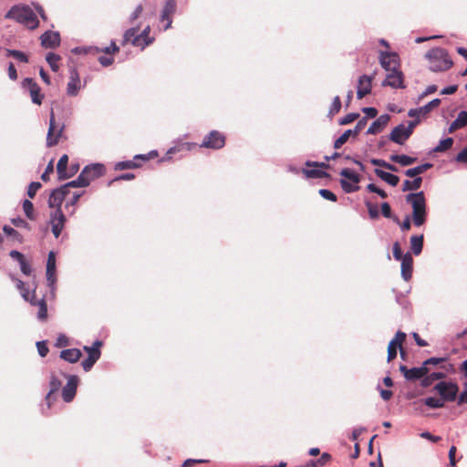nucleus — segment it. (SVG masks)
Wrapping results in <instances>:
<instances>
[{"mask_svg": "<svg viewBox=\"0 0 467 467\" xmlns=\"http://www.w3.org/2000/svg\"><path fill=\"white\" fill-rule=\"evenodd\" d=\"M441 102V100L436 98L421 107L409 109L408 116L413 118V119L410 120L407 126L404 123H400L394 127L388 136L389 140L398 145H404L406 140L413 134L414 129L420 123V115L428 114L433 109L439 107Z\"/></svg>", "mask_w": 467, "mask_h": 467, "instance_id": "1", "label": "nucleus"}, {"mask_svg": "<svg viewBox=\"0 0 467 467\" xmlns=\"http://www.w3.org/2000/svg\"><path fill=\"white\" fill-rule=\"evenodd\" d=\"M406 202L412 208L411 219L413 224L417 227L422 226L427 220L428 208L424 192L419 191L410 192L405 196Z\"/></svg>", "mask_w": 467, "mask_h": 467, "instance_id": "2", "label": "nucleus"}, {"mask_svg": "<svg viewBox=\"0 0 467 467\" xmlns=\"http://www.w3.org/2000/svg\"><path fill=\"white\" fill-rule=\"evenodd\" d=\"M5 18L16 20L32 30L39 25L36 15L27 5H13L6 13Z\"/></svg>", "mask_w": 467, "mask_h": 467, "instance_id": "3", "label": "nucleus"}, {"mask_svg": "<svg viewBox=\"0 0 467 467\" xmlns=\"http://www.w3.org/2000/svg\"><path fill=\"white\" fill-rule=\"evenodd\" d=\"M106 171L105 166L102 163H91L86 165L80 171L77 179L70 181L72 188H85L90 182L104 175Z\"/></svg>", "mask_w": 467, "mask_h": 467, "instance_id": "4", "label": "nucleus"}, {"mask_svg": "<svg viewBox=\"0 0 467 467\" xmlns=\"http://www.w3.org/2000/svg\"><path fill=\"white\" fill-rule=\"evenodd\" d=\"M425 57L430 61V70L432 72H441L448 70L453 65L452 60L449 57L446 49L442 47H434L430 49Z\"/></svg>", "mask_w": 467, "mask_h": 467, "instance_id": "5", "label": "nucleus"}, {"mask_svg": "<svg viewBox=\"0 0 467 467\" xmlns=\"http://www.w3.org/2000/svg\"><path fill=\"white\" fill-rule=\"evenodd\" d=\"M9 277L11 278L12 281L16 282V288L20 291L22 297L26 301H29L30 304L33 306H39V309L37 312L38 318H46L47 316V307L44 296H42L39 299L36 298L35 290L30 292V290L27 287H26V284L22 280L16 277L13 274H9Z\"/></svg>", "mask_w": 467, "mask_h": 467, "instance_id": "6", "label": "nucleus"}, {"mask_svg": "<svg viewBox=\"0 0 467 467\" xmlns=\"http://www.w3.org/2000/svg\"><path fill=\"white\" fill-rule=\"evenodd\" d=\"M339 174L342 176L339 183L346 193H352L359 190L358 183L360 182V176L352 169L343 168Z\"/></svg>", "mask_w": 467, "mask_h": 467, "instance_id": "7", "label": "nucleus"}, {"mask_svg": "<svg viewBox=\"0 0 467 467\" xmlns=\"http://www.w3.org/2000/svg\"><path fill=\"white\" fill-rule=\"evenodd\" d=\"M433 389L440 395V397L446 402H452L458 397L459 386L452 381H439Z\"/></svg>", "mask_w": 467, "mask_h": 467, "instance_id": "8", "label": "nucleus"}, {"mask_svg": "<svg viewBox=\"0 0 467 467\" xmlns=\"http://www.w3.org/2000/svg\"><path fill=\"white\" fill-rule=\"evenodd\" d=\"M56 271H57L56 253L54 251H50L47 254V265H46V277H47V287L50 290V294H51L52 297L55 296V291H56V284H57Z\"/></svg>", "mask_w": 467, "mask_h": 467, "instance_id": "9", "label": "nucleus"}, {"mask_svg": "<svg viewBox=\"0 0 467 467\" xmlns=\"http://www.w3.org/2000/svg\"><path fill=\"white\" fill-rule=\"evenodd\" d=\"M225 140L226 138L222 132L218 130H212L203 137L200 147L211 150H220L224 147Z\"/></svg>", "mask_w": 467, "mask_h": 467, "instance_id": "10", "label": "nucleus"}, {"mask_svg": "<svg viewBox=\"0 0 467 467\" xmlns=\"http://www.w3.org/2000/svg\"><path fill=\"white\" fill-rule=\"evenodd\" d=\"M67 217L62 209H55L50 213L48 223L51 225V231L56 238H58L65 227Z\"/></svg>", "mask_w": 467, "mask_h": 467, "instance_id": "11", "label": "nucleus"}, {"mask_svg": "<svg viewBox=\"0 0 467 467\" xmlns=\"http://www.w3.org/2000/svg\"><path fill=\"white\" fill-rule=\"evenodd\" d=\"M65 129V125L62 124L57 130V124L55 119V113L53 109L50 110L49 126L47 134V146L53 147L58 143V140Z\"/></svg>", "mask_w": 467, "mask_h": 467, "instance_id": "12", "label": "nucleus"}, {"mask_svg": "<svg viewBox=\"0 0 467 467\" xmlns=\"http://www.w3.org/2000/svg\"><path fill=\"white\" fill-rule=\"evenodd\" d=\"M23 88L29 91L31 100L36 105H41L44 99V94L41 92L39 85L32 78H25L21 83Z\"/></svg>", "mask_w": 467, "mask_h": 467, "instance_id": "13", "label": "nucleus"}, {"mask_svg": "<svg viewBox=\"0 0 467 467\" xmlns=\"http://www.w3.org/2000/svg\"><path fill=\"white\" fill-rule=\"evenodd\" d=\"M382 87H390L392 88H405L403 73L394 66L391 72L381 82Z\"/></svg>", "mask_w": 467, "mask_h": 467, "instance_id": "14", "label": "nucleus"}, {"mask_svg": "<svg viewBox=\"0 0 467 467\" xmlns=\"http://www.w3.org/2000/svg\"><path fill=\"white\" fill-rule=\"evenodd\" d=\"M366 126V118H361L354 127L345 130L335 141L333 147L336 150L340 149L348 140L350 136H357L362 129Z\"/></svg>", "mask_w": 467, "mask_h": 467, "instance_id": "15", "label": "nucleus"}, {"mask_svg": "<svg viewBox=\"0 0 467 467\" xmlns=\"http://www.w3.org/2000/svg\"><path fill=\"white\" fill-rule=\"evenodd\" d=\"M86 82L83 87H85ZM82 88L79 73L75 67L69 68V80L67 85V94L69 97L78 96L79 90Z\"/></svg>", "mask_w": 467, "mask_h": 467, "instance_id": "16", "label": "nucleus"}, {"mask_svg": "<svg viewBox=\"0 0 467 467\" xmlns=\"http://www.w3.org/2000/svg\"><path fill=\"white\" fill-rule=\"evenodd\" d=\"M65 377L67 379V382L62 389V399L65 402L68 403L76 396L78 378L76 375H65Z\"/></svg>", "mask_w": 467, "mask_h": 467, "instance_id": "17", "label": "nucleus"}, {"mask_svg": "<svg viewBox=\"0 0 467 467\" xmlns=\"http://www.w3.org/2000/svg\"><path fill=\"white\" fill-rule=\"evenodd\" d=\"M177 3L176 0H166L162 10L161 12L160 20L165 21L163 30L166 31L171 27L172 18L171 16L176 12Z\"/></svg>", "mask_w": 467, "mask_h": 467, "instance_id": "18", "label": "nucleus"}, {"mask_svg": "<svg viewBox=\"0 0 467 467\" xmlns=\"http://www.w3.org/2000/svg\"><path fill=\"white\" fill-rule=\"evenodd\" d=\"M41 46L44 48L54 49L60 46L61 37L58 31L47 30L45 31L41 36Z\"/></svg>", "mask_w": 467, "mask_h": 467, "instance_id": "19", "label": "nucleus"}, {"mask_svg": "<svg viewBox=\"0 0 467 467\" xmlns=\"http://www.w3.org/2000/svg\"><path fill=\"white\" fill-rule=\"evenodd\" d=\"M373 76L361 75L358 80L357 98L361 99L371 92V82Z\"/></svg>", "mask_w": 467, "mask_h": 467, "instance_id": "20", "label": "nucleus"}, {"mask_svg": "<svg viewBox=\"0 0 467 467\" xmlns=\"http://www.w3.org/2000/svg\"><path fill=\"white\" fill-rule=\"evenodd\" d=\"M389 119L390 116L388 113L381 114L370 124L366 131V134H377L381 132L387 126Z\"/></svg>", "mask_w": 467, "mask_h": 467, "instance_id": "21", "label": "nucleus"}, {"mask_svg": "<svg viewBox=\"0 0 467 467\" xmlns=\"http://www.w3.org/2000/svg\"><path fill=\"white\" fill-rule=\"evenodd\" d=\"M401 262V271L400 275L404 281H409L412 276L413 271V258L410 252L405 254V257Z\"/></svg>", "mask_w": 467, "mask_h": 467, "instance_id": "22", "label": "nucleus"}, {"mask_svg": "<svg viewBox=\"0 0 467 467\" xmlns=\"http://www.w3.org/2000/svg\"><path fill=\"white\" fill-rule=\"evenodd\" d=\"M398 55L394 52L381 51L379 53V63L382 68L391 72V64H397Z\"/></svg>", "mask_w": 467, "mask_h": 467, "instance_id": "23", "label": "nucleus"}, {"mask_svg": "<svg viewBox=\"0 0 467 467\" xmlns=\"http://www.w3.org/2000/svg\"><path fill=\"white\" fill-rule=\"evenodd\" d=\"M82 356V352L78 348H67L59 353V358L68 363H76Z\"/></svg>", "mask_w": 467, "mask_h": 467, "instance_id": "24", "label": "nucleus"}, {"mask_svg": "<svg viewBox=\"0 0 467 467\" xmlns=\"http://www.w3.org/2000/svg\"><path fill=\"white\" fill-rule=\"evenodd\" d=\"M374 172L379 179H381L382 181H384L392 187L397 186L400 182V177L391 172L385 171L379 168H376L374 170Z\"/></svg>", "mask_w": 467, "mask_h": 467, "instance_id": "25", "label": "nucleus"}, {"mask_svg": "<svg viewBox=\"0 0 467 467\" xmlns=\"http://www.w3.org/2000/svg\"><path fill=\"white\" fill-rule=\"evenodd\" d=\"M61 386H62L61 380L57 377H56L54 374H52L50 376V380H49L50 389L46 396V401H47V404L48 407H50V405H51V400L53 399V395L57 391H58V389L61 388Z\"/></svg>", "mask_w": 467, "mask_h": 467, "instance_id": "26", "label": "nucleus"}, {"mask_svg": "<svg viewBox=\"0 0 467 467\" xmlns=\"http://www.w3.org/2000/svg\"><path fill=\"white\" fill-rule=\"evenodd\" d=\"M63 195L59 193L58 191L53 189L49 194L47 200V205L51 209H62V203L64 202Z\"/></svg>", "mask_w": 467, "mask_h": 467, "instance_id": "27", "label": "nucleus"}, {"mask_svg": "<svg viewBox=\"0 0 467 467\" xmlns=\"http://www.w3.org/2000/svg\"><path fill=\"white\" fill-rule=\"evenodd\" d=\"M389 160L393 162L399 163L402 167H407L415 163L418 159L406 154H392L389 156Z\"/></svg>", "mask_w": 467, "mask_h": 467, "instance_id": "28", "label": "nucleus"}, {"mask_svg": "<svg viewBox=\"0 0 467 467\" xmlns=\"http://www.w3.org/2000/svg\"><path fill=\"white\" fill-rule=\"evenodd\" d=\"M302 173L307 179H322V178H329L330 174L324 170L314 168V169H302Z\"/></svg>", "mask_w": 467, "mask_h": 467, "instance_id": "29", "label": "nucleus"}, {"mask_svg": "<svg viewBox=\"0 0 467 467\" xmlns=\"http://www.w3.org/2000/svg\"><path fill=\"white\" fill-rule=\"evenodd\" d=\"M423 234L412 235L410 239V249L413 254L420 255L423 249Z\"/></svg>", "mask_w": 467, "mask_h": 467, "instance_id": "30", "label": "nucleus"}, {"mask_svg": "<svg viewBox=\"0 0 467 467\" xmlns=\"http://www.w3.org/2000/svg\"><path fill=\"white\" fill-rule=\"evenodd\" d=\"M445 377L446 374L444 372L437 371L429 373L420 380V386L422 388H428L433 383V381L444 379Z\"/></svg>", "mask_w": 467, "mask_h": 467, "instance_id": "31", "label": "nucleus"}, {"mask_svg": "<svg viewBox=\"0 0 467 467\" xmlns=\"http://www.w3.org/2000/svg\"><path fill=\"white\" fill-rule=\"evenodd\" d=\"M102 345L103 342L101 340L97 339L96 341L93 342L92 346H84L83 349L85 352L88 353V357H93L99 359L101 356L100 348L102 347Z\"/></svg>", "mask_w": 467, "mask_h": 467, "instance_id": "32", "label": "nucleus"}, {"mask_svg": "<svg viewBox=\"0 0 467 467\" xmlns=\"http://www.w3.org/2000/svg\"><path fill=\"white\" fill-rule=\"evenodd\" d=\"M421 177H415L412 181L405 180L402 184V192L417 191L421 187Z\"/></svg>", "mask_w": 467, "mask_h": 467, "instance_id": "33", "label": "nucleus"}, {"mask_svg": "<svg viewBox=\"0 0 467 467\" xmlns=\"http://www.w3.org/2000/svg\"><path fill=\"white\" fill-rule=\"evenodd\" d=\"M195 146H196V144L194 142H181V143H178L177 145L172 146L170 149H168V150H167L168 155L169 154L173 155L175 153L182 152V151H190Z\"/></svg>", "mask_w": 467, "mask_h": 467, "instance_id": "34", "label": "nucleus"}, {"mask_svg": "<svg viewBox=\"0 0 467 467\" xmlns=\"http://www.w3.org/2000/svg\"><path fill=\"white\" fill-rule=\"evenodd\" d=\"M454 140L451 137L441 139L438 145L434 147L431 152H445L450 150L453 145Z\"/></svg>", "mask_w": 467, "mask_h": 467, "instance_id": "35", "label": "nucleus"}, {"mask_svg": "<svg viewBox=\"0 0 467 467\" xmlns=\"http://www.w3.org/2000/svg\"><path fill=\"white\" fill-rule=\"evenodd\" d=\"M141 164L140 162L132 161H118L114 165L115 171H123V170H129V169H137L140 168Z\"/></svg>", "mask_w": 467, "mask_h": 467, "instance_id": "36", "label": "nucleus"}, {"mask_svg": "<svg viewBox=\"0 0 467 467\" xmlns=\"http://www.w3.org/2000/svg\"><path fill=\"white\" fill-rule=\"evenodd\" d=\"M370 163L374 166H378V167H382L386 170H389L392 172H398L399 171V169L397 166H395L394 164H391L388 161H386L385 160H382V159H376V158H372L370 159Z\"/></svg>", "mask_w": 467, "mask_h": 467, "instance_id": "37", "label": "nucleus"}, {"mask_svg": "<svg viewBox=\"0 0 467 467\" xmlns=\"http://www.w3.org/2000/svg\"><path fill=\"white\" fill-rule=\"evenodd\" d=\"M422 402L431 409H441L445 406V402L443 400L440 398L435 397H428L425 398Z\"/></svg>", "mask_w": 467, "mask_h": 467, "instance_id": "38", "label": "nucleus"}, {"mask_svg": "<svg viewBox=\"0 0 467 467\" xmlns=\"http://www.w3.org/2000/svg\"><path fill=\"white\" fill-rule=\"evenodd\" d=\"M5 56L6 57H12L15 59L18 60L21 63H27L28 62V57L24 52L17 50V49H5Z\"/></svg>", "mask_w": 467, "mask_h": 467, "instance_id": "39", "label": "nucleus"}, {"mask_svg": "<svg viewBox=\"0 0 467 467\" xmlns=\"http://www.w3.org/2000/svg\"><path fill=\"white\" fill-rule=\"evenodd\" d=\"M381 214L388 219H392L396 223H400V219L397 215L392 214L391 207L389 202H384L380 205Z\"/></svg>", "mask_w": 467, "mask_h": 467, "instance_id": "40", "label": "nucleus"}, {"mask_svg": "<svg viewBox=\"0 0 467 467\" xmlns=\"http://www.w3.org/2000/svg\"><path fill=\"white\" fill-rule=\"evenodd\" d=\"M60 58L61 57L59 55L53 53V52H49L46 56V61L47 62V64L49 65V67L53 72L58 71L59 67L57 65V61L60 60Z\"/></svg>", "mask_w": 467, "mask_h": 467, "instance_id": "41", "label": "nucleus"}, {"mask_svg": "<svg viewBox=\"0 0 467 467\" xmlns=\"http://www.w3.org/2000/svg\"><path fill=\"white\" fill-rule=\"evenodd\" d=\"M398 348L400 349V355L403 358L404 353H403L401 347L399 345H396V340H390V342L389 343V346H388V357H387L388 362L391 361L393 358H396Z\"/></svg>", "mask_w": 467, "mask_h": 467, "instance_id": "42", "label": "nucleus"}, {"mask_svg": "<svg viewBox=\"0 0 467 467\" xmlns=\"http://www.w3.org/2000/svg\"><path fill=\"white\" fill-rule=\"evenodd\" d=\"M94 50L97 53L102 52V53H105L107 55H110V54H115V53L119 52V46H117L116 41L112 39L110 41L109 46L105 47L103 48H99L98 47H95Z\"/></svg>", "mask_w": 467, "mask_h": 467, "instance_id": "43", "label": "nucleus"}, {"mask_svg": "<svg viewBox=\"0 0 467 467\" xmlns=\"http://www.w3.org/2000/svg\"><path fill=\"white\" fill-rule=\"evenodd\" d=\"M3 231L7 236L11 237L13 240H16L18 243L23 242V236L10 225H7V224L4 225Z\"/></svg>", "mask_w": 467, "mask_h": 467, "instance_id": "44", "label": "nucleus"}, {"mask_svg": "<svg viewBox=\"0 0 467 467\" xmlns=\"http://www.w3.org/2000/svg\"><path fill=\"white\" fill-rule=\"evenodd\" d=\"M150 26H146L142 31L139 34L140 37L143 39V47H148L152 44L155 40L154 37L150 36Z\"/></svg>", "mask_w": 467, "mask_h": 467, "instance_id": "45", "label": "nucleus"}, {"mask_svg": "<svg viewBox=\"0 0 467 467\" xmlns=\"http://www.w3.org/2000/svg\"><path fill=\"white\" fill-rule=\"evenodd\" d=\"M22 207H23V211H24L26 216L29 220H34L35 219V215H34V204H33V202L31 201L26 199V200L23 201Z\"/></svg>", "mask_w": 467, "mask_h": 467, "instance_id": "46", "label": "nucleus"}, {"mask_svg": "<svg viewBox=\"0 0 467 467\" xmlns=\"http://www.w3.org/2000/svg\"><path fill=\"white\" fill-rule=\"evenodd\" d=\"M341 107H342V103H341L340 98L338 96L334 97L331 106L329 108L327 116L332 118L334 115H336L337 112H339Z\"/></svg>", "mask_w": 467, "mask_h": 467, "instance_id": "47", "label": "nucleus"}, {"mask_svg": "<svg viewBox=\"0 0 467 467\" xmlns=\"http://www.w3.org/2000/svg\"><path fill=\"white\" fill-rule=\"evenodd\" d=\"M359 113L358 112H350L348 114H347L346 116H344L343 118H340L338 119V124L343 126V125H348L351 122H353L354 120L358 119L359 118Z\"/></svg>", "mask_w": 467, "mask_h": 467, "instance_id": "48", "label": "nucleus"}, {"mask_svg": "<svg viewBox=\"0 0 467 467\" xmlns=\"http://www.w3.org/2000/svg\"><path fill=\"white\" fill-rule=\"evenodd\" d=\"M365 205L368 208V215H369L370 219L376 220L379 217V212L376 205H374L372 202H370L368 200L365 201Z\"/></svg>", "mask_w": 467, "mask_h": 467, "instance_id": "49", "label": "nucleus"}, {"mask_svg": "<svg viewBox=\"0 0 467 467\" xmlns=\"http://www.w3.org/2000/svg\"><path fill=\"white\" fill-rule=\"evenodd\" d=\"M318 193L325 200L334 202L337 201V195L332 191H330L328 189H320L318 191Z\"/></svg>", "mask_w": 467, "mask_h": 467, "instance_id": "50", "label": "nucleus"}, {"mask_svg": "<svg viewBox=\"0 0 467 467\" xmlns=\"http://www.w3.org/2000/svg\"><path fill=\"white\" fill-rule=\"evenodd\" d=\"M11 223L13 225H15L16 227H18V228H24V229H26V230H30L31 229L30 224L26 220H24L22 217H20V216H17L16 218H12L11 219Z\"/></svg>", "mask_w": 467, "mask_h": 467, "instance_id": "51", "label": "nucleus"}, {"mask_svg": "<svg viewBox=\"0 0 467 467\" xmlns=\"http://www.w3.org/2000/svg\"><path fill=\"white\" fill-rule=\"evenodd\" d=\"M42 187V184L39 182H32L29 183L27 188V195L29 198L33 199L36 192Z\"/></svg>", "mask_w": 467, "mask_h": 467, "instance_id": "52", "label": "nucleus"}, {"mask_svg": "<svg viewBox=\"0 0 467 467\" xmlns=\"http://www.w3.org/2000/svg\"><path fill=\"white\" fill-rule=\"evenodd\" d=\"M393 257L397 261H401L405 257V254H402L399 242H395L392 246Z\"/></svg>", "mask_w": 467, "mask_h": 467, "instance_id": "53", "label": "nucleus"}, {"mask_svg": "<svg viewBox=\"0 0 467 467\" xmlns=\"http://www.w3.org/2000/svg\"><path fill=\"white\" fill-rule=\"evenodd\" d=\"M455 120L459 124L460 129H463L467 127V110H461Z\"/></svg>", "mask_w": 467, "mask_h": 467, "instance_id": "54", "label": "nucleus"}, {"mask_svg": "<svg viewBox=\"0 0 467 467\" xmlns=\"http://www.w3.org/2000/svg\"><path fill=\"white\" fill-rule=\"evenodd\" d=\"M99 360V358H93V357H88L87 358H85L82 362H81V366L83 368V369L88 372L89 371L93 366L95 365V363Z\"/></svg>", "mask_w": 467, "mask_h": 467, "instance_id": "55", "label": "nucleus"}, {"mask_svg": "<svg viewBox=\"0 0 467 467\" xmlns=\"http://www.w3.org/2000/svg\"><path fill=\"white\" fill-rule=\"evenodd\" d=\"M36 346L37 348L38 355L41 358H45L48 353V347H47V341L46 340L37 341Z\"/></svg>", "mask_w": 467, "mask_h": 467, "instance_id": "56", "label": "nucleus"}, {"mask_svg": "<svg viewBox=\"0 0 467 467\" xmlns=\"http://www.w3.org/2000/svg\"><path fill=\"white\" fill-rule=\"evenodd\" d=\"M305 165L306 167H313V168H318V169H329L330 165L327 163V161H306L305 162Z\"/></svg>", "mask_w": 467, "mask_h": 467, "instance_id": "57", "label": "nucleus"}, {"mask_svg": "<svg viewBox=\"0 0 467 467\" xmlns=\"http://www.w3.org/2000/svg\"><path fill=\"white\" fill-rule=\"evenodd\" d=\"M135 178V174L132 172H126L116 176L114 179L109 182L108 185L110 186L114 182L118 181H130Z\"/></svg>", "mask_w": 467, "mask_h": 467, "instance_id": "58", "label": "nucleus"}, {"mask_svg": "<svg viewBox=\"0 0 467 467\" xmlns=\"http://www.w3.org/2000/svg\"><path fill=\"white\" fill-rule=\"evenodd\" d=\"M422 379L423 378L420 375V371L418 369L417 367L409 369L407 380L414 381Z\"/></svg>", "mask_w": 467, "mask_h": 467, "instance_id": "59", "label": "nucleus"}, {"mask_svg": "<svg viewBox=\"0 0 467 467\" xmlns=\"http://www.w3.org/2000/svg\"><path fill=\"white\" fill-rule=\"evenodd\" d=\"M19 266H20V270H21L23 275H25L26 276L31 275V274H32V266H31L30 263L26 259H24L22 262H20L19 263Z\"/></svg>", "mask_w": 467, "mask_h": 467, "instance_id": "60", "label": "nucleus"}, {"mask_svg": "<svg viewBox=\"0 0 467 467\" xmlns=\"http://www.w3.org/2000/svg\"><path fill=\"white\" fill-rule=\"evenodd\" d=\"M68 164V156L67 154H63L57 164V172L60 173V171L67 170Z\"/></svg>", "mask_w": 467, "mask_h": 467, "instance_id": "61", "label": "nucleus"}, {"mask_svg": "<svg viewBox=\"0 0 467 467\" xmlns=\"http://www.w3.org/2000/svg\"><path fill=\"white\" fill-rule=\"evenodd\" d=\"M362 112L365 113L366 122L368 121V119H374L378 115V109L374 107H364L362 108Z\"/></svg>", "mask_w": 467, "mask_h": 467, "instance_id": "62", "label": "nucleus"}, {"mask_svg": "<svg viewBox=\"0 0 467 467\" xmlns=\"http://www.w3.org/2000/svg\"><path fill=\"white\" fill-rule=\"evenodd\" d=\"M69 344L70 343H69L68 337L66 335H64V334H60L57 337V340H56V343H55V347H57V348H63V347L68 346Z\"/></svg>", "mask_w": 467, "mask_h": 467, "instance_id": "63", "label": "nucleus"}, {"mask_svg": "<svg viewBox=\"0 0 467 467\" xmlns=\"http://www.w3.org/2000/svg\"><path fill=\"white\" fill-rule=\"evenodd\" d=\"M454 161L459 163L467 164V146L464 147L454 158Z\"/></svg>", "mask_w": 467, "mask_h": 467, "instance_id": "64", "label": "nucleus"}]
</instances>
